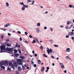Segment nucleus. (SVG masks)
Listing matches in <instances>:
<instances>
[{"label":"nucleus","instance_id":"obj_1","mask_svg":"<svg viewBox=\"0 0 74 74\" xmlns=\"http://www.w3.org/2000/svg\"><path fill=\"white\" fill-rule=\"evenodd\" d=\"M0 48L1 49V52H4V50H5V45H1L0 46Z\"/></svg>","mask_w":74,"mask_h":74},{"label":"nucleus","instance_id":"obj_2","mask_svg":"<svg viewBox=\"0 0 74 74\" xmlns=\"http://www.w3.org/2000/svg\"><path fill=\"white\" fill-rule=\"evenodd\" d=\"M47 49H48V51H49L50 53H54V51H52V49H49V48H47Z\"/></svg>","mask_w":74,"mask_h":74},{"label":"nucleus","instance_id":"obj_3","mask_svg":"<svg viewBox=\"0 0 74 74\" xmlns=\"http://www.w3.org/2000/svg\"><path fill=\"white\" fill-rule=\"evenodd\" d=\"M13 49V48H6V50L7 51H9V52H12L13 51V50L12 49Z\"/></svg>","mask_w":74,"mask_h":74},{"label":"nucleus","instance_id":"obj_4","mask_svg":"<svg viewBox=\"0 0 74 74\" xmlns=\"http://www.w3.org/2000/svg\"><path fill=\"white\" fill-rule=\"evenodd\" d=\"M60 65H61V66L62 69H64L65 68V67H64V66L63 65V63H60Z\"/></svg>","mask_w":74,"mask_h":74},{"label":"nucleus","instance_id":"obj_5","mask_svg":"<svg viewBox=\"0 0 74 74\" xmlns=\"http://www.w3.org/2000/svg\"><path fill=\"white\" fill-rule=\"evenodd\" d=\"M8 44H9V43H8L7 42H6L5 43V44L6 45H7L8 47H11V45Z\"/></svg>","mask_w":74,"mask_h":74},{"label":"nucleus","instance_id":"obj_6","mask_svg":"<svg viewBox=\"0 0 74 74\" xmlns=\"http://www.w3.org/2000/svg\"><path fill=\"white\" fill-rule=\"evenodd\" d=\"M5 64H7V66H8V62L7 61H5V62L3 63V64L5 65Z\"/></svg>","mask_w":74,"mask_h":74},{"label":"nucleus","instance_id":"obj_7","mask_svg":"<svg viewBox=\"0 0 74 74\" xmlns=\"http://www.w3.org/2000/svg\"><path fill=\"white\" fill-rule=\"evenodd\" d=\"M17 62H18V63H20V62H22V60L21 59H17Z\"/></svg>","mask_w":74,"mask_h":74},{"label":"nucleus","instance_id":"obj_8","mask_svg":"<svg viewBox=\"0 0 74 74\" xmlns=\"http://www.w3.org/2000/svg\"><path fill=\"white\" fill-rule=\"evenodd\" d=\"M10 26V23H7L6 25H4V27H8V26Z\"/></svg>","mask_w":74,"mask_h":74},{"label":"nucleus","instance_id":"obj_9","mask_svg":"<svg viewBox=\"0 0 74 74\" xmlns=\"http://www.w3.org/2000/svg\"><path fill=\"white\" fill-rule=\"evenodd\" d=\"M36 31L37 32V33H39L40 30H39V29L38 28H36L35 29Z\"/></svg>","mask_w":74,"mask_h":74},{"label":"nucleus","instance_id":"obj_10","mask_svg":"<svg viewBox=\"0 0 74 74\" xmlns=\"http://www.w3.org/2000/svg\"><path fill=\"white\" fill-rule=\"evenodd\" d=\"M14 66L16 67H17V65L16 64V63H15V62H14L13 63Z\"/></svg>","mask_w":74,"mask_h":74},{"label":"nucleus","instance_id":"obj_11","mask_svg":"<svg viewBox=\"0 0 74 74\" xmlns=\"http://www.w3.org/2000/svg\"><path fill=\"white\" fill-rule=\"evenodd\" d=\"M70 51V48H68L66 49V51L68 52H69Z\"/></svg>","mask_w":74,"mask_h":74},{"label":"nucleus","instance_id":"obj_12","mask_svg":"<svg viewBox=\"0 0 74 74\" xmlns=\"http://www.w3.org/2000/svg\"><path fill=\"white\" fill-rule=\"evenodd\" d=\"M23 7H25V8H27L28 7V5H23Z\"/></svg>","mask_w":74,"mask_h":74},{"label":"nucleus","instance_id":"obj_13","mask_svg":"<svg viewBox=\"0 0 74 74\" xmlns=\"http://www.w3.org/2000/svg\"><path fill=\"white\" fill-rule=\"evenodd\" d=\"M13 65V64H12V62H10L9 63V65L10 66H12Z\"/></svg>","mask_w":74,"mask_h":74},{"label":"nucleus","instance_id":"obj_14","mask_svg":"<svg viewBox=\"0 0 74 74\" xmlns=\"http://www.w3.org/2000/svg\"><path fill=\"white\" fill-rule=\"evenodd\" d=\"M1 68L3 69H5V67L1 65Z\"/></svg>","mask_w":74,"mask_h":74},{"label":"nucleus","instance_id":"obj_15","mask_svg":"<svg viewBox=\"0 0 74 74\" xmlns=\"http://www.w3.org/2000/svg\"><path fill=\"white\" fill-rule=\"evenodd\" d=\"M18 71H21V67L19 66L18 67Z\"/></svg>","mask_w":74,"mask_h":74},{"label":"nucleus","instance_id":"obj_16","mask_svg":"<svg viewBox=\"0 0 74 74\" xmlns=\"http://www.w3.org/2000/svg\"><path fill=\"white\" fill-rule=\"evenodd\" d=\"M14 53H17V52H18V50H16V49H15L14 50Z\"/></svg>","mask_w":74,"mask_h":74},{"label":"nucleus","instance_id":"obj_17","mask_svg":"<svg viewBox=\"0 0 74 74\" xmlns=\"http://www.w3.org/2000/svg\"><path fill=\"white\" fill-rule=\"evenodd\" d=\"M41 60H38V64H41Z\"/></svg>","mask_w":74,"mask_h":74},{"label":"nucleus","instance_id":"obj_18","mask_svg":"<svg viewBox=\"0 0 74 74\" xmlns=\"http://www.w3.org/2000/svg\"><path fill=\"white\" fill-rule=\"evenodd\" d=\"M71 36H74V33L73 32H71Z\"/></svg>","mask_w":74,"mask_h":74},{"label":"nucleus","instance_id":"obj_19","mask_svg":"<svg viewBox=\"0 0 74 74\" xmlns=\"http://www.w3.org/2000/svg\"><path fill=\"white\" fill-rule=\"evenodd\" d=\"M43 56L45 58H47V56L45 54H43Z\"/></svg>","mask_w":74,"mask_h":74},{"label":"nucleus","instance_id":"obj_20","mask_svg":"<svg viewBox=\"0 0 74 74\" xmlns=\"http://www.w3.org/2000/svg\"><path fill=\"white\" fill-rule=\"evenodd\" d=\"M44 67H43L42 68V69H41V71H43V70H44Z\"/></svg>","mask_w":74,"mask_h":74},{"label":"nucleus","instance_id":"obj_21","mask_svg":"<svg viewBox=\"0 0 74 74\" xmlns=\"http://www.w3.org/2000/svg\"><path fill=\"white\" fill-rule=\"evenodd\" d=\"M70 22H71L70 21H68L67 22V25H69V24H70V23H71Z\"/></svg>","mask_w":74,"mask_h":74},{"label":"nucleus","instance_id":"obj_22","mask_svg":"<svg viewBox=\"0 0 74 74\" xmlns=\"http://www.w3.org/2000/svg\"><path fill=\"white\" fill-rule=\"evenodd\" d=\"M6 4L7 7H8V6H9V4H8V3L7 2L6 3Z\"/></svg>","mask_w":74,"mask_h":74},{"label":"nucleus","instance_id":"obj_23","mask_svg":"<svg viewBox=\"0 0 74 74\" xmlns=\"http://www.w3.org/2000/svg\"><path fill=\"white\" fill-rule=\"evenodd\" d=\"M20 4H21V5H24V3H23V2H22V3H19Z\"/></svg>","mask_w":74,"mask_h":74},{"label":"nucleus","instance_id":"obj_24","mask_svg":"<svg viewBox=\"0 0 74 74\" xmlns=\"http://www.w3.org/2000/svg\"><path fill=\"white\" fill-rule=\"evenodd\" d=\"M54 46L55 47H59L58 45H54Z\"/></svg>","mask_w":74,"mask_h":74},{"label":"nucleus","instance_id":"obj_25","mask_svg":"<svg viewBox=\"0 0 74 74\" xmlns=\"http://www.w3.org/2000/svg\"><path fill=\"white\" fill-rule=\"evenodd\" d=\"M22 68H23V70H25V66H22Z\"/></svg>","mask_w":74,"mask_h":74},{"label":"nucleus","instance_id":"obj_26","mask_svg":"<svg viewBox=\"0 0 74 74\" xmlns=\"http://www.w3.org/2000/svg\"><path fill=\"white\" fill-rule=\"evenodd\" d=\"M36 40H34L33 41H32V43H33V44H34V43H35L36 42Z\"/></svg>","mask_w":74,"mask_h":74},{"label":"nucleus","instance_id":"obj_27","mask_svg":"<svg viewBox=\"0 0 74 74\" xmlns=\"http://www.w3.org/2000/svg\"><path fill=\"white\" fill-rule=\"evenodd\" d=\"M1 37L2 39H3V34L1 35Z\"/></svg>","mask_w":74,"mask_h":74},{"label":"nucleus","instance_id":"obj_28","mask_svg":"<svg viewBox=\"0 0 74 74\" xmlns=\"http://www.w3.org/2000/svg\"><path fill=\"white\" fill-rule=\"evenodd\" d=\"M0 29H1V30H3V31H4L5 32L6 30L5 29H2V28H0Z\"/></svg>","mask_w":74,"mask_h":74},{"label":"nucleus","instance_id":"obj_29","mask_svg":"<svg viewBox=\"0 0 74 74\" xmlns=\"http://www.w3.org/2000/svg\"><path fill=\"white\" fill-rule=\"evenodd\" d=\"M71 32H69L68 34V35H69V36H71Z\"/></svg>","mask_w":74,"mask_h":74},{"label":"nucleus","instance_id":"obj_30","mask_svg":"<svg viewBox=\"0 0 74 74\" xmlns=\"http://www.w3.org/2000/svg\"><path fill=\"white\" fill-rule=\"evenodd\" d=\"M38 26H40V23H37Z\"/></svg>","mask_w":74,"mask_h":74},{"label":"nucleus","instance_id":"obj_31","mask_svg":"<svg viewBox=\"0 0 74 74\" xmlns=\"http://www.w3.org/2000/svg\"><path fill=\"white\" fill-rule=\"evenodd\" d=\"M34 67H37V65H36V64H34Z\"/></svg>","mask_w":74,"mask_h":74},{"label":"nucleus","instance_id":"obj_32","mask_svg":"<svg viewBox=\"0 0 74 74\" xmlns=\"http://www.w3.org/2000/svg\"><path fill=\"white\" fill-rule=\"evenodd\" d=\"M40 48L42 50L43 49V47L42 46L40 47Z\"/></svg>","mask_w":74,"mask_h":74},{"label":"nucleus","instance_id":"obj_33","mask_svg":"<svg viewBox=\"0 0 74 74\" xmlns=\"http://www.w3.org/2000/svg\"><path fill=\"white\" fill-rule=\"evenodd\" d=\"M14 65H12V68L13 69H15V67H14Z\"/></svg>","mask_w":74,"mask_h":74},{"label":"nucleus","instance_id":"obj_34","mask_svg":"<svg viewBox=\"0 0 74 74\" xmlns=\"http://www.w3.org/2000/svg\"><path fill=\"white\" fill-rule=\"evenodd\" d=\"M47 53L49 55V52H50V51H48V50H47Z\"/></svg>","mask_w":74,"mask_h":74},{"label":"nucleus","instance_id":"obj_35","mask_svg":"<svg viewBox=\"0 0 74 74\" xmlns=\"http://www.w3.org/2000/svg\"><path fill=\"white\" fill-rule=\"evenodd\" d=\"M25 59V57L23 56L22 57V58H21V59H22V60H23Z\"/></svg>","mask_w":74,"mask_h":74},{"label":"nucleus","instance_id":"obj_36","mask_svg":"<svg viewBox=\"0 0 74 74\" xmlns=\"http://www.w3.org/2000/svg\"><path fill=\"white\" fill-rule=\"evenodd\" d=\"M29 38H32V36H31V35H29Z\"/></svg>","mask_w":74,"mask_h":74},{"label":"nucleus","instance_id":"obj_37","mask_svg":"<svg viewBox=\"0 0 74 74\" xmlns=\"http://www.w3.org/2000/svg\"><path fill=\"white\" fill-rule=\"evenodd\" d=\"M25 8L24 7H23L22 8V10H25Z\"/></svg>","mask_w":74,"mask_h":74},{"label":"nucleus","instance_id":"obj_38","mask_svg":"<svg viewBox=\"0 0 74 74\" xmlns=\"http://www.w3.org/2000/svg\"><path fill=\"white\" fill-rule=\"evenodd\" d=\"M18 51H19L20 53H21V50H20V49H18Z\"/></svg>","mask_w":74,"mask_h":74},{"label":"nucleus","instance_id":"obj_39","mask_svg":"<svg viewBox=\"0 0 74 74\" xmlns=\"http://www.w3.org/2000/svg\"><path fill=\"white\" fill-rule=\"evenodd\" d=\"M3 62H0V65H3Z\"/></svg>","mask_w":74,"mask_h":74},{"label":"nucleus","instance_id":"obj_40","mask_svg":"<svg viewBox=\"0 0 74 74\" xmlns=\"http://www.w3.org/2000/svg\"><path fill=\"white\" fill-rule=\"evenodd\" d=\"M71 39H72V40H74V37L72 36L71 37Z\"/></svg>","mask_w":74,"mask_h":74},{"label":"nucleus","instance_id":"obj_41","mask_svg":"<svg viewBox=\"0 0 74 74\" xmlns=\"http://www.w3.org/2000/svg\"><path fill=\"white\" fill-rule=\"evenodd\" d=\"M28 2H32V1L30 0H27Z\"/></svg>","mask_w":74,"mask_h":74},{"label":"nucleus","instance_id":"obj_42","mask_svg":"<svg viewBox=\"0 0 74 74\" xmlns=\"http://www.w3.org/2000/svg\"><path fill=\"white\" fill-rule=\"evenodd\" d=\"M18 63L20 65H22V62H19Z\"/></svg>","mask_w":74,"mask_h":74},{"label":"nucleus","instance_id":"obj_43","mask_svg":"<svg viewBox=\"0 0 74 74\" xmlns=\"http://www.w3.org/2000/svg\"><path fill=\"white\" fill-rule=\"evenodd\" d=\"M18 55H19L18 54V53H17L16 55H15V56H18Z\"/></svg>","mask_w":74,"mask_h":74},{"label":"nucleus","instance_id":"obj_44","mask_svg":"<svg viewBox=\"0 0 74 74\" xmlns=\"http://www.w3.org/2000/svg\"><path fill=\"white\" fill-rule=\"evenodd\" d=\"M7 70H9V71H11V69L9 68H8Z\"/></svg>","mask_w":74,"mask_h":74},{"label":"nucleus","instance_id":"obj_45","mask_svg":"<svg viewBox=\"0 0 74 74\" xmlns=\"http://www.w3.org/2000/svg\"><path fill=\"white\" fill-rule=\"evenodd\" d=\"M17 33L19 34H21V32L20 31H18Z\"/></svg>","mask_w":74,"mask_h":74},{"label":"nucleus","instance_id":"obj_46","mask_svg":"<svg viewBox=\"0 0 74 74\" xmlns=\"http://www.w3.org/2000/svg\"><path fill=\"white\" fill-rule=\"evenodd\" d=\"M9 41H10V40H9V39H7L6 42H9Z\"/></svg>","mask_w":74,"mask_h":74},{"label":"nucleus","instance_id":"obj_47","mask_svg":"<svg viewBox=\"0 0 74 74\" xmlns=\"http://www.w3.org/2000/svg\"><path fill=\"white\" fill-rule=\"evenodd\" d=\"M69 56H66V59H69Z\"/></svg>","mask_w":74,"mask_h":74},{"label":"nucleus","instance_id":"obj_48","mask_svg":"<svg viewBox=\"0 0 74 74\" xmlns=\"http://www.w3.org/2000/svg\"><path fill=\"white\" fill-rule=\"evenodd\" d=\"M51 58H52V59H54V56H51Z\"/></svg>","mask_w":74,"mask_h":74},{"label":"nucleus","instance_id":"obj_49","mask_svg":"<svg viewBox=\"0 0 74 74\" xmlns=\"http://www.w3.org/2000/svg\"><path fill=\"white\" fill-rule=\"evenodd\" d=\"M66 38H69V35H67L66 36Z\"/></svg>","mask_w":74,"mask_h":74},{"label":"nucleus","instance_id":"obj_50","mask_svg":"<svg viewBox=\"0 0 74 74\" xmlns=\"http://www.w3.org/2000/svg\"><path fill=\"white\" fill-rule=\"evenodd\" d=\"M27 32H25V35H27Z\"/></svg>","mask_w":74,"mask_h":74},{"label":"nucleus","instance_id":"obj_51","mask_svg":"<svg viewBox=\"0 0 74 74\" xmlns=\"http://www.w3.org/2000/svg\"><path fill=\"white\" fill-rule=\"evenodd\" d=\"M25 42L26 43H29V42H28V41H27V40H25Z\"/></svg>","mask_w":74,"mask_h":74},{"label":"nucleus","instance_id":"obj_52","mask_svg":"<svg viewBox=\"0 0 74 74\" xmlns=\"http://www.w3.org/2000/svg\"><path fill=\"white\" fill-rule=\"evenodd\" d=\"M69 7H70V8H71V7H72V5H69Z\"/></svg>","mask_w":74,"mask_h":74},{"label":"nucleus","instance_id":"obj_53","mask_svg":"<svg viewBox=\"0 0 74 74\" xmlns=\"http://www.w3.org/2000/svg\"><path fill=\"white\" fill-rule=\"evenodd\" d=\"M47 29V27H44V29L45 30H46V29Z\"/></svg>","mask_w":74,"mask_h":74},{"label":"nucleus","instance_id":"obj_54","mask_svg":"<svg viewBox=\"0 0 74 74\" xmlns=\"http://www.w3.org/2000/svg\"><path fill=\"white\" fill-rule=\"evenodd\" d=\"M17 47H18V48H20L21 47V46L20 45H18Z\"/></svg>","mask_w":74,"mask_h":74},{"label":"nucleus","instance_id":"obj_55","mask_svg":"<svg viewBox=\"0 0 74 74\" xmlns=\"http://www.w3.org/2000/svg\"><path fill=\"white\" fill-rule=\"evenodd\" d=\"M8 36H11V34L10 33H8Z\"/></svg>","mask_w":74,"mask_h":74},{"label":"nucleus","instance_id":"obj_56","mask_svg":"<svg viewBox=\"0 0 74 74\" xmlns=\"http://www.w3.org/2000/svg\"><path fill=\"white\" fill-rule=\"evenodd\" d=\"M34 1H33L32 2V4L33 5V4H34Z\"/></svg>","mask_w":74,"mask_h":74},{"label":"nucleus","instance_id":"obj_57","mask_svg":"<svg viewBox=\"0 0 74 74\" xmlns=\"http://www.w3.org/2000/svg\"><path fill=\"white\" fill-rule=\"evenodd\" d=\"M18 44H16V47H18Z\"/></svg>","mask_w":74,"mask_h":74},{"label":"nucleus","instance_id":"obj_58","mask_svg":"<svg viewBox=\"0 0 74 74\" xmlns=\"http://www.w3.org/2000/svg\"><path fill=\"white\" fill-rule=\"evenodd\" d=\"M50 30L51 32H52L53 31V29H52V28H50Z\"/></svg>","mask_w":74,"mask_h":74},{"label":"nucleus","instance_id":"obj_59","mask_svg":"<svg viewBox=\"0 0 74 74\" xmlns=\"http://www.w3.org/2000/svg\"><path fill=\"white\" fill-rule=\"evenodd\" d=\"M22 38L20 37V41H22Z\"/></svg>","mask_w":74,"mask_h":74},{"label":"nucleus","instance_id":"obj_60","mask_svg":"<svg viewBox=\"0 0 74 74\" xmlns=\"http://www.w3.org/2000/svg\"><path fill=\"white\" fill-rule=\"evenodd\" d=\"M35 56H36V57H37V54L35 53Z\"/></svg>","mask_w":74,"mask_h":74},{"label":"nucleus","instance_id":"obj_61","mask_svg":"<svg viewBox=\"0 0 74 74\" xmlns=\"http://www.w3.org/2000/svg\"><path fill=\"white\" fill-rule=\"evenodd\" d=\"M16 74H19V72H18V71H16Z\"/></svg>","mask_w":74,"mask_h":74},{"label":"nucleus","instance_id":"obj_62","mask_svg":"<svg viewBox=\"0 0 74 74\" xmlns=\"http://www.w3.org/2000/svg\"><path fill=\"white\" fill-rule=\"evenodd\" d=\"M32 64H34V62H33V61H32Z\"/></svg>","mask_w":74,"mask_h":74},{"label":"nucleus","instance_id":"obj_63","mask_svg":"<svg viewBox=\"0 0 74 74\" xmlns=\"http://www.w3.org/2000/svg\"><path fill=\"white\" fill-rule=\"evenodd\" d=\"M48 71V70L47 69L45 71L46 73H47V72Z\"/></svg>","mask_w":74,"mask_h":74},{"label":"nucleus","instance_id":"obj_64","mask_svg":"<svg viewBox=\"0 0 74 74\" xmlns=\"http://www.w3.org/2000/svg\"><path fill=\"white\" fill-rule=\"evenodd\" d=\"M47 70H49V67H47Z\"/></svg>","mask_w":74,"mask_h":74}]
</instances>
